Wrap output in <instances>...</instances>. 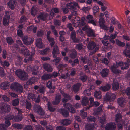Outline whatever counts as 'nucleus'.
Returning a JSON list of instances; mask_svg holds the SVG:
<instances>
[{
  "label": "nucleus",
  "instance_id": "obj_59",
  "mask_svg": "<svg viewBox=\"0 0 130 130\" xmlns=\"http://www.w3.org/2000/svg\"><path fill=\"white\" fill-rule=\"evenodd\" d=\"M56 58L53 60V62H55V65H57L58 64L60 60V58L59 57H57L55 58Z\"/></svg>",
  "mask_w": 130,
  "mask_h": 130
},
{
  "label": "nucleus",
  "instance_id": "obj_40",
  "mask_svg": "<svg viewBox=\"0 0 130 130\" xmlns=\"http://www.w3.org/2000/svg\"><path fill=\"white\" fill-rule=\"evenodd\" d=\"M73 18H74V20H73V24L75 27H77L79 25V21L78 19H77V21H75V20L76 19V18H78V17H75Z\"/></svg>",
  "mask_w": 130,
  "mask_h": 130
},
{
  "label": "nucleus",
  "instance_id": "obj_14",
  "mask_svg": "<svg viewBox=\"0 0 130 130\" xmlns=\"http://www.w3.org/2000/svg\"><path fill=\"white\" fill-rule=\"evenodd\" d=\"M91 107V106H86L85 107H84L83 108V109L81 110L80 115L83 118H85L86 117H87V112H85L84 111H87Z\"/></svg>",
  "mask_w": 130,
  "mask_h": 130
},
{
  "label": "nucleus",
  "instance_id": "obj_20",
  "mask_svg": "<svg viewBox=\"0 0 130 130\" xmlns=\"http://www.w3.org/2000/svg\"><path fill=\"white\" fill-rule=\"evenodd\" d=\"M81 84L80 83H78L72 86V89L74 92H77L80 90Z\"/></svg>",
  "mask_w": 130,
  "mask_h": 130
},
{
  "label": "nucleus",
  "instance_id": "obj_43",
  "mask_svg": "<svg viewBox=\"0 0 130 130\" xmlns=\"http://www.w3.org/2000/svg\"><path fill=\"white\" fill-rule=\"evenodd\" d=\"M19 99L17 98L12 100V105L14 106H16L19 104Z\"/></svg>",
  "mask_w": 130,
  "mask_h": 130
},
{
  "label": "nucleus",
  "instance_id": "obj_24",
  "mask_svg": "<svg viewBox=\"0 0 130 130\" xmlns=\"http://www.w3.org/2000/svg\"><path fill=\"white\" fill-rule=\"evenodd\" d=\"M48 14L47 13H41L37 18L43 21H45L47 19Z\"/></svg>",
  "mask_w": 130,
  "mask_h": 130
},
{
  "label": "nucleus",
  "instance_id": "obj_41",
  "mask_svg": "<svg viewBox=\"0 0 130 130\" xmlns=\"http://www.w3.org/2000/svg\"><path fill=\"white\" fill-rule=\"evenodd\" d=\"M51 77V75L47 74L43 75L42 77V78L43 80H45L50 79Z\"/></svg>",
  "mask_w": 130,
  "mask_h": 130
},
{
  "label": "nucleus",
  "instance_id": "obj_29",
  "mask_svg": "<svg viewBox=\"0 0 130 130\" xmlns=\"http://www.w3.org/2000/svg\"><path fill=\"white\" fill-rule=\"evenodd\" d=\"M36 44V46L39 48H42L43 47L42 40L41 38H38L37 39Z\"/></svg>",
  "mask_w": 130,
  "mask_h": 130
},
{
  "label": "nucleus",
  "instance_id": "obj_60",
  "mask_svg": "<svg viewBox=\"0 0 130 130\" xmlns=\"http://www.w3.org/2000/svg\"><path fill=\"white\" fill-rule=\"evenodd\" d=\"M91 6H88L87 7H84L82 8V10L85 12H86L87 11L88 12L89 10L91 9Z\"/></svg>",
  "mask_w": 130,
  "mask_h": 130
},
{
  "label": "nucleus",
  "instance_id": "obj_22",
  "mask_svg": "<svg viewBox=\"0 0 130 130\" xmlns=\"http://www.w3.org/2000/svg\"><path fill=\"white\" fill-rule=\"evenodd\" d=\"M116 65L113 64L110 67V70L112 72L115 74H119L121 72V71L117 69Z\"/></svg>",
  "mask_w": 130,
  "mask_h": 130
},
{
  "label": "nucleus",
  "instance_id": "obj_1",
  "mask_svg": "<svg viewBox=\"0 0 130 130\" xmlns=\"http://www.w3.org/2000/svg\"><path fill=\"white\" fill-rule=\"evenodd\" d=\"M15 73L17 76L22 80H25L28 79V76L27 73L21 69H18L16 70Z\"/></svg>",
  "mask_w": 130,
  "mask_h": 130
},
{
  "label": "nucleus",
  "instance_id": "obj_62",
  "mask_svg": "<svg viewBox=\"0 0 130 130\" xmlns=\"http://www.w3.org/2000/svg\"><path fill=\"white\" fill-rule=\"evenodd\" d=\"M75 48L80 51L83 48V45L81 43H79L76 45Z\"/></svg>",
  "mask_w": 130,
  "mask_h": 130
},
{
  "label": "nucleus",
  "instance_id": "obj_39",
  "mask_svg": "<svg viewBox=\"0 0 130 130\" xmlns=\"http://www.w3.org/2000/svg\"><path fill=\"white\" fill-rule=\"evenodd\" d=\"M116 41L117 45L118 46L122 47H123L125 46V43L121 42L118 39H116Z\"/></svg>",
  "mask_w": 130,
  "mask_h": 130
},
{
  "label": "nucleus",
  "instance_id": "obj_16",
  "mask_svg": "<svg viewBox=\"0 0 130 130\" xmlns=\"http://www.w3.org/2000/svg\"><path fill=\"white\" fill-rule=\"evenodd\" d=\"M52 54L54 58H56L57 55L59 54V51L58 47L57 46L55 45L53 48Z\"/></svg>",
  "mask_w": 130,
  "mask_h": 130
},
{
  "label": "nucleus",
  "instance_id": "obj_25",
  "mask_svg": "<svg viewBox=\"0 0 130 130\" xmlns=\"http://www.w3.org/2000/svg\"><path fill=\"white\" fill-rule=\"evenodd\" d=\"M125 99L122 97L118 98L117 100V102L119 105L121 107L124 106V103H125Z\"/></svg>",
  "mask_w": 130,
  "mask_h": 130
},
{
  "label": "nucleus",
  "instance_id": "obj_13",
  "mask_svg": "<svg viewBox=\"0 0 130 130\" xmlns=\"http://www.w3.org/2000/svg\"><path fill=\"white\" fill-rule=\"evenodd\" d=\"M17 4L15 0H10L7 3V5L10 9L13 10L15 8Z\"/></svg>",
  "mask_w": 130,
  "mask_h": 130
},
{
  "label": "nucleus",
  "instance_id": "obj_53",
  "mask_svg": "<svg viewBox=\"0 0 130 130\" xmlns=\"http://www.w3.org/2000/svg\"><path fill=\"white\" fill-rule=\"evenodd\" d=\"M51 29L52 30V32L54 34L55 37H58V33L57 31L55 29V28L54 26H52L51 27Z\"/></svg>",
  "mask_w": 130,
  "mask_h": 130
},
{
  "label": "nucleus",
  "instance_id": "obj_57",
  "mask_svg": "<svg viewBox=\"0 0 130 130\" xmlns=\"http://www.w3.org/2000/svg\"><path fill=\"white\" fill-rule=\"evenodd\" d=\"M23 130H33V128L31 125H28L24 127Z\"/></svg>",
  "mask_w": 130,
  "mask_h": 130
},
{
  "label": "nucleus",
  "instance_id": "obj_58",
  "mask_svg": "<svg viewBox=\"0 0 130 130\" xmlns=\"http://www.w3.org/2000/svg\"><path fill=\"white\" fill-rule=\"evenodd\" d=\"M64 98L62 99V101L63 102L66 103L70 99V97L69 95H67L64 96Z\"/></svg>",
  "mask_w": 130,
  "mask_h": 130
},
{
  "label": "nucleus",
  "instance_id": "obj_26",
  "mask_svg": "<svg viewBox=\"0 0 130 130\" xmlns=\"http://www.w3.org/2000/svg\"><path fill=\"white\" fill-rule=\"evenodd\" d=\"M43 67L46 71L51 72L53 70V68L51 66L47 63H45L43 64Z\"/></svg>",
  "mask_w": 130,
  "mask_h": 130
},
{
  "label": "nucleus",
  "instance_id": "obj_49",
  "mask_svg": "<svg viewBox=\"0 0 130 130\" xmlns=\"http://www.w3.org/2000/svg\"><path fill=\"white\" fill-rule=\"evenodd\" d=\"M28 98L30 100H34L35 99V96L32 93H29L28 94Z\"/></svg>",
  "mask_w": 130,
  "mask_h": 130
},
{
  "label": "nucleus",
  "instance_id": "obj_6",
  "mask_svg": "<svg viewBox=\"0 0 130 130\" xmlns=\"http://www.w3.org/2000/svg\"><path fill=\"white\" fill-rule=\"evenodd\" d=\"M22 40L24 44L27 45L32 44L33 40L31 38L28 37L27 36H24L22 38Z\"/></svg>",
  "mask_w": 130,
  "mask_h": 130
},
{
  "label": "nucleus",
  "instance_id": "obj_32",
  "mask_svg": "<svg viewBox=\"0 0 130 130\" xmlns=\"http://www.w3.org/2000/svg\"><path fill=\"white\" fill-rule=\"evenodd\" d=\"M61 122L63 125L67 126L71 123V121L68 119H63L61 121Z\"/></svg>",
  "mask_w": 130,
  "mask_h": 130
},
{
  "label": "nucleus",
  "instance_id": "obj_45",
  "mask_svg": "<svg viewBox=\"0 0 130 130\" xmlns=\"http://www.w3.org/2000/svg\"><path fill=\"white\" fill-rule=\"evenodd\" d=\"M22 53L24 54L25 56H27L30 55V53L28 50L26 48L22 50Z\"/></svg>",
  "mask_w": 130,
  "mask_h": 130
},
{
  "label": "nucleus",
  "instance_id": "obj_48",
  "mask_svg": "<svg viewBox=\"0 0 130 130\" xmlns=\"http://www.w3.org/2000/svg\"><path fill=\"white\" fill-rule=\"evenodd\" d=\"M87 120L89 122H93L94 123H95V122L96 121V119L93 116H90L89 117L87 118Z\"/></svg>",
  "mask_w": 130,
  "mask_h": 130
},
{
  "label": "nucleus",
  "instance_id": "obj_28",
  "mask_svg": "<svg viewBox=\"0 0 130 130\" xmlns=\"http://www.w3.org/2000/svg\"><path fill=\"white\" fill-rule=\"evenodd\" d=\"M70 56L71 58L74 59L76 58L77 55V52L75 49H72L70 51Z\"/></svg>",
  "mask_w": 130,
  "mask_h": 130
},
{
  "label": "nucleus",
  "instance_id": "obj_5",
  "mask_svg": "<svg viewBox=\"0 0 130 130\" xmlns=\"http://www.w3.org/2000/svg\"><path fill=\"white\" fill-rule=\"evenodd\" d=\"M5 15L3 19V25L6 26H8L9 24L10 16L9 15V11H7L5 12Z\"/></svg>",
  "mask_w": 130,
  "mask_h": 130
},
{
  "label": "nucleus",
  "instance_id": "obj_30",
  "mask_svg": "<svg viewBox=\"0 0 130 130\" xmlns=\"http://www.w3.org/2000/svg\"><path fill=\"white\" fill-rule=\"evenodd\" d=\"M61 96L60 95H57L56 96L55 100L53 101L52 103L54 105L58 104L60 101Z\"/></svg>",
  "mask_w": 130,
  "mask_h": 130
},
{
  "label": "nucleus",
  "instance_id": "obj_7",
  "mask_svg": "<svg viewBox=\"0 0 130 130\" xmlns=\"http://www.w3.org/2000/svg\"><path fill=\"white\" fill-rule=\"evenodd\" d=\"M0 109L1 111L0 112L1 113L4 112L7 113L10 110V106L9 105L4 104L1 106Z\"/></svg>",
  "mask_w": 130,
  "mask_h": 130
},
{
  "label": "nucleus",
  "instance_id": "obj_35",
  "mask_svg": "<svg viewBox=\"0 0 130 130\" xmlns=\"http://www.w3.org/2000/svg\"><path fill=\"white\" fill-rule=\"evenodd\" d=\"M89 102V100L87 98L84 97L82 99L81 103L83 106H86L88 104Z\"/></svg>",
  "mask_w": 130,
  "mask_h": 130
},
{
  "label": "nucleus",
  "instance_id": "obj_38",
  "mask_svg": "<svg viewBox=\"0 0 130 130\" xmlns=\"http://www.w3.org/2000/svg\"><path fill=\"white\" fill-rule=\"evenodd\" d=\"M101 92L100 91H96L94 92V96L97 99H100L101 98Z\"/></svg>",
  "mask_w": 130,
  "mask_h": 130
},
{
  "label": "nucleus",
  "instance_id": "obj_12",
  "mask_svg": "<svg viewBox=\"0 0 130 130\" xmlns=\"http://www.w3.org/2000/svg\"><path fill=\"white\" fill-rule=\"evenodd\" d=\"M116 125L114 123L111 122L107 123L105 127L106 130H114Z\"/></svg>",
  "mask_w": 130,
  "mask_h": 130
},
{
  "label": "nucleus",
  "instance_id": "obj_54",
  "mask_svg": "<svg viewBox=\"0 0 130 130\" xmlns=\"http://www.w3.org/2000/svg\"><path fill=\"white\" fill-rule=\"evenodd\" d=\"M79 78L83 82H84L86 80L87 78L86 75H83L80 76Z\"/></svg>",
  "mask_w": 130,
  "mask_h": 130
},
{
  "label": "nucleus",
  "instance_id": "obj_61",
  "mask_svg": "<svg viewBox=\"0 0 130 130\" xmlns=\"http://www.w3.org/2000/svg\"><path fill=\"white\" fill-rule=\"evenodd\" d=\"M110 20L112 24L114 25L117 24L119 22V21L116 20L115 18L114 17L112 18Z\"/></svg>",
  "mask_w": 130,
  "mask_h": 130
},
{
  "label": "nucleus",
  "instance_id": "obj_9",
  "mask_svg": "<svg viewBox=\"0 0 130 130\" xmlns=\"http://www.w3.org/2000/svg\"><path fill=\"white\" fill-rule=\"evenodd\" d=\"M116 97L115 94L111 93H107L104 97V100L106 101H112L114 100Z\"/></svg>",
  "mask_w": 130,
  "mask_h": 130
},
{
  "label": "nucleus",
  "instance_id": "obj_47",
  "mask_svg": "<svg viewBox=\"0 0 130 130\" xmlns=\"http://www.w3.org/2000/svg\"><path fill=\"white\" fill-rule=\"evenodd\" d=\"M99 122L102 124L105 123L106 122V118L104 117L99 118Z\"/></svg>",
  "mask_w": 130,
  "mask_h": 130
},
{
  "label": "nucleus",
  "instance_id": "obj_37",
  "mask_svg": "<svg viewBox=\"0 0 130 130\" xmlns=\"http://www.w3.org/2000/svg\"><path fill=\"white\" fill-rule=\"evenodd\" d=\"M32 107L31 103L28 101L26 100V108L27 111H29L31 109Z\"/></svg>",
  "mask_w": 130,
  "mask_h": 130
},
{
  "label": "nucleus",
  "instance_id": "obj_55",
  "mask_svg": "<svg viewBox=\"0 0 130 130\" xmlns=\"http://www.w3.org/2000/svg\"><path fill=\"white\" fill-rule=\"evenodd\" d=\"M48 108L49 110L51 112H54L55 110V108L51 107L50 103L48 102L47 104Z\"/></svg>",
  "mask_w": 130,
  "mask_h": 130
},
{
  "label": "nucleus",
  "instance_id": "obj_51",
  "mask_svg": "<svg viewBox=\"0 0 130 130\" xmlns=\"http://www.w3.org/2000/svg\"><path fill=\"white\" fill-rule=\"evenodd\" d=\"M99 7L98 6H94L93 8V12L94 15H95L96 13L99 11Z\"/></svg>",
  "mask_w": 130,
  "mask_h": 130
},
{
  "label": "nucleus",
  "instance_id": "obj_27",
  "mask_svg": "<svg viewBox=\"0 0 130 130\" xmlns=\"http://www.w3.org/2000/svg\"><path fill=\"white\" fill-rule=\"evenodd\" d=\"M37 78L35 77H33L30 78L27 82L26 85H30L36 82L37 80Z\"/></svg>",
  "mask_w": 130,
  "mask_h": 130
},
{
  "label": "nucleus",
  "instance_id": "obj_64",
  "mask_svg": "<svg viewBox=\"0 0 130 130\" xmlns=\"http://www.w3.org/2000/svg\"><path fill=\"white\" fill-rule=\"evenodd\" d=\"M124 53L125 55L129 58H130V51L129 50H124Z\"/></svg>",
  "mask_w": 130,
  "mask_h": 130
},
{
  "label": "nucleus",
  "instance_id": "obj_18",
  "mask_svg": "<svg viewBox=\"0 0 130 130\" xmlns=\"http://www.w3.org/2000/svg\"><path fill=\"white\" fill-rule=\"evenodd\" d=\"M109 72L108 69L104 68L102 69L100 72V73L102 77H107Z\"/></svg>",
  "mask_w": 130,
  "mask_h": 130
},
{
  "label": "nucleus",
  "instance_id": "obj_15",
  "mask_svg": "<svg viewBox=\"0 0 130 130\" xmlns=\"http://www.w3.org/2000/svg\"><path fill=\"white\" fill-rule=\"evenodd\" d=\"M14 118V116L13 115H11L8 117L6 116L5 117L4 119L5 120V124L7 128L11 125L10 120L13 119Z\"/></svg>",
  "mask_w": 130,
  "mask_h": 130
},
{
  "label": "nucleus",
  "instance_id": "obj_44",
  "mask_svg": "<svg viewBox=\"0 0 130 130\" xmlns=\"http://www.w3.org/2000/svg\"><path fill=\"white\" fill-rule=\"evenodd\" d=\"M95 123L88 125L87 126V130H93L94 128L95 125Z\"/></svg>",
  "mask_w": 130,
  "mask_h": 130
},
{
  "label": "nucleus",
  "instance_id": "obj_42",
  "mask_svg": "<svg viewBox=\"0 0 130 130\" xmlns=\"http://www.w3.org/2000/svg\"><path fill=\"white\" fill-rule=\"evenodd\" d=\"M7 42L9 45H11L14 43V41L11 37H8L6 38Z\"/></svg>",
  "mask_w": 130,
  "mask_h": 130
},
{
  "label": "nucleus",
  "instance_id": "obj_34",
  "mask_svg": "<svg viewBox=\"0 0 130 130\" xmlns=\"http://www.w3.org/2000/svg\"><path fill=\"white\" fill-rule=\"evenodd\" d=\"M96 46V43L92 41L90 42L88 44V48L90 50H92L94 49Z\"/></svg>",
  "mask_w": 130,
  "mask_h": 130
},
{
  "label": "nucleus",
  "instance_id": "obj_4",
  "mask_svg": "<svg viewBox=\"0 0 130 130\" xmlns=\"http://www.w3.org/2000/svg\"><path fill=\"white\" fill-rule=\"evenodd\" d=\"M33 109L35 112L38 113L41 116H43L44 114V111L42 109L40 106L38 104L35 105Z\"/></svg>",
  "mask_w": 130,
  "mask_h": 130
},
{
  "label": "nucleus",
  "instance_id": "obj_63",
  "mask_svg": "<svg viewBox=\"0 0 130 130\" xmlns=\"http://www.w3.org/2000/svg\"><path fill=\"white\" fill-rule=\"evenodd\" d=\"M125 123L123 122L121 124L119 122L117 124V127L119 129L122 130L123 129V127Z\"/></svg>",
  "mask_w": 130,
  "mask_h": 130
},
{
  "label": "nucleus",
  "instance_id": "obj_52",
  "mask_svg": "<svg viewBox=\"0 0 130 130\" xmlns=\"http://www.w3.org/2000/svg\"><path fill=\"white\" fill-rule=\"evenodd\" d=\"M1 63L3 67H8L10 65V63L7 61L5 60L3 62L2 61H1Z\"/></svg>",
  "mask_w": 130,
  "mask_h": 130
},
{
  "label": "nucleus",
  "instance_id": "obj_19",
  "mask_svg": "<svg viewBox=\"0 0 130 130\" xmlns=\"http://www.w3.org/2000/svg\"><path fill=\"white\" fill-rule=\"evenodd\" d=\"M111 85L109 84H107L105 86H102L99 88L100 90L104 92L108 91L110 89Z\"/></svg>",
  "mask_w": 130,
  "mask_h": 130
},
{
  "label": "nucleus",
  "instance_id": "obj_17",
  "mask_svg": "<svg viewBox=\"0 0 130 130\" xmlns=\"http://www.w3.org/2000/svg\"><path fill=\"white\" fill-rule=\"evenodd\" d=\"M34 88L35 90H37V91L39 93L44 94L45 91V89L43 86L39 87L38 85H35Z\"/></svg>",
  "mask_w": 130,
  "mask_h": 130
},
{
  "label": "nucleus",
  "instance_id": "obj_3",
  "mask_svg": "<svg viewBox=\"0 0 130 130\" xmlns=\"http://www.w3.org/2000/svg\"><path fill=\"white\" fill-rule=\"evenodd\" d=\"M66 6L69 9L72 10H75L76 9V7L78 8H79L78 3L75 2L68 3Z\"/></svg>",
  "mask_w": 130,
  "mask_h": 130
},
{
  "label": "nucleus",
  "instance_id": "obj_2",
  "mask_svg": "<svg viewBox=\"0 0 130 130\" xmlns=\"http://www.w3.org/2000/svg\"><path fill=\"white\" fill-rule=\"evenodd\" d=\"M10 88L19 93H22L23 90V87L17 82L12 83L10 86Z\"/></svg>",
  "mask_w": 130,
  "mask_h": 130
},
{
  "label": "nucleus",
  "instance_id": "obj_56",
  "mask_svg": "<svg viewBox=\"0 0 130 130\" xmlns=\"http://www.w3.org/2000/svg\"><path fill=\"white\" fill-rule=\"evenodd\" d=\"M121 118V115L120 114H116L115 116V121L116 122H119Z\"/></svg>",
  "mask_w": 130,
  "mask_h": 130
},
{
  "label": "nucleus",
  "instance_id": "obj_21",
  "mask_svg": "<svg viewBox=\"0 0 130 130\" xmlns=\"http://www.w3.org/2000/svg\"><path fill=\"white\" fill-rule=\"evenodd\" d=\"M9 85L10 83L9 82H4L1 84L0 87L2 89L5 90L8 88Z\"/></svg>",
  "mask_w": 130,
  "mask_h": 130
},
{
  "label": "nucleus",
  "instance_id": "obj_23",
  "mask_svg": "<svg viewBox=\"0 0 130 130\" xmlns=\"http://www.w3.org/2000/svg\"><path fill=\"white\" fill-rule=\"evenodd\" d=\"M59 111L64 117H67L69 116V112L65 109H60L59 110Z\"/></svg>",
  "mask_w": 130,
  "mask_h": 130
},
{
  "label": "nucleus",
  "instance_id": "obj_10",
  "mask_svg": "<svg viewBox=\"0 0 130 130\" xmlns=\"http://www.w3.org/2000/svg\"><path fill=\"white\" fill-rule=\"evenodd\" d=\"M70 39L74 43H79L80 40L76 37V34L75 31H72L71 33Z\"/></svg>",
  "mask_w": 130,
  "mask_h": 130
},
{
  "label": "nucleus",
  "instance_id": "obj_36",
  "mask_svg": "<svg viewBox=\"0 0 130 130\" xmlns=\"http://www.w3.org/2000/svg\"><path fill=\"white\" fill-rule=\"evenodd\" d=\"M87 35L89 37H94L95 36L93 30L90 28L87 30Z\"/></svg>",
  "mask_w": 130,
  "mask_h": 130
},
{
  "label": "nucleus",
  "instance_id": "obj_33",
  "mask_svg": "<svg viewBox=\"0 0 130 130\" xmlns=\"http://www.w3.org/2000/svg\"><path fill=\"white\" fill-rule=\"evenodd\" d=\"M38 11L37 8L36 7L33 6L30 10L31 15L33 16H35L37 14Z\"/></svg>",
  "mask_w": 130,
  "mask_h": 130
},
{
  "label": "nucleus",
  "instance_id": "obj_46",
  "mask_svg": "<svg viewBox=\"0 0 130 130\" xmlns=\"http://www.w3.org/2000/svg\"><path fill=\"white\" fill-rule=\"evenodd\" d=\"M26 17L24 15H22L20 18L19 22L20 23H25L27 20Z\"/></svg>",
  "mask_w": 130,
  "mask_h": 130
},
{
  "label": "nucleus",
  "instance_id": "obj_11",
  "mask_svg": "<svg viewBox=\"0 0 130 130\" xmlns=\"http://www.w3.org/2000/svg\"><path fill=\"white\" fill-rule=\"evenodd\" d=\"M64 107L67 109L71 112L72 113H74L75 112V110L74 107L72 105L69 103H66L64 105Z\"/></svg>",
  "mask_w": 130,
  "mask_h": 130
},
{
  "label": "nucleus",
  "instance_id": "obj_31",
  "mask_svg": "<svg viewBox=\"0 0 130 130\" xmlns=\"http://www.w3.org/2000/svg\"><path fill=\"white\" fill-rule=\"evenodd\" d=\"M112 89L114 91L118 90L119 87V85L118 82L114 80L112 84Z\"/></svg>",
  "mask_w": 130,
  "mask_h": 130
},
{
  "label": "nucleus",
  "instance_id": "obj_50",
  "mask_svg": "<svg viewBox=\"0 0 130 130\" xmlns=\"http://www.w3.org/2000/svg\"><path fill=\"white\" fill-rule=\"evenodd\" d=\"M13 126L17 129H21L23 127V125L21 124L17 123L14 124Z\"/></svg>",
  "mask_w": 130,
  "mask_h": 130
},
{
  "label": "nucleus",
  "instance_id": "obj_8",
  "mask_svg": "<svg viewBox=\"0 0 130 130\" xmlns=\"http://www.w3.org/2000/svg\"><path fill=\"white\" fill-rule=\"evenodd\" d=\"M16 109L18 111V114L15 117L14 116L13 119L15 122H19L22 120L23 116L21 110L17 108H16Z\"/></svg>",
  "mask_w": 130,
  "mask_h": 130
}]
</instances>
